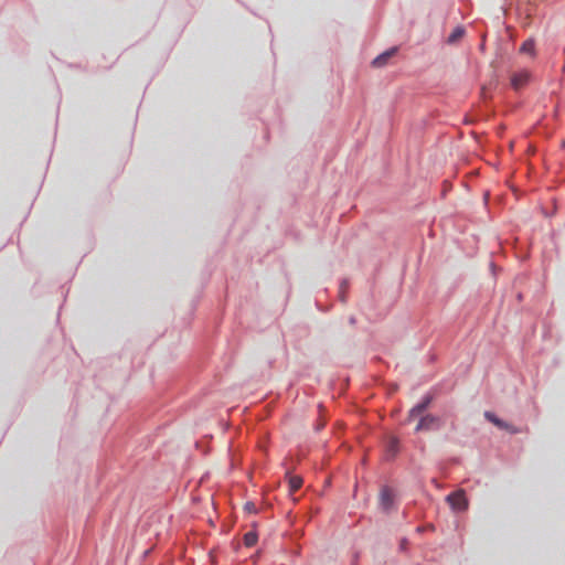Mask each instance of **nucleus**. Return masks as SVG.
I'll return each instance as SVG.
<instances>
[{"mask_svg": "<svg viewBox=\"0 0 565 565\" xmlns=\"http://www.w3.org/2000/svg\"><path fill=\"white\" fill-rule=\"evenodd\" d=\"M446 501L455 511H465L468 508V501L463 490H458L448 494Z\"/></svg>", "mask_w": 565, "mask_h": 565, "instance_id": "obj_1", "label": "nucleus"}, {"mask_svg": "<svg viewBox=\"0 0 565 565\" xmlns=\"http://www.w3.org/2000/svg\"><path fill=\"white\" fill-rule=\"evenodd\" d=\"M438 427H439V418L434 415H426L419 419L415 430L416 431L431 430V429H435Z\"/></svg>", "mask_w": 565, "mask_h": 565, "instance_id": "obj_2", "label": "nucleus"}, {"mask_svg": "<svg viewBox=\"0 0 565 565\" xmlns=\"http://www.w3.org/2000/svg\"><path fill=\"white\" fill-rule=\"evenodd\" d=\"M530 79V73L527 71H520L511 76V85L514 89L522 88Z\"/></svg>", "mask_w": 565, "mask_h": 565, "instance_id": "obj_3", "label": "nucleus"}, {"mask_svg": "<svg viewBox=\"0 0 565 565\" xmlns=\"http://www.w3.org/2000/svg\"><path fill=\"white\" fill-rule=\"evenodd\" d=\"M430 402H431V397L426 396L423 399V402L415 405L408 413V420H412L415 417L420 416L426 411V408L429 406Z\"/></svg>", "mask_w": 565, "mask_h": 565, "instance_id": "obj_4", "label": "nucleus"}, {"mask_svg": "<svg viewBox=\"0 0 565 565\" xmlns=\"http://www.w3.org/2000/svg\"><path fill=\"white\" fill-rule=\"evenodd\" d=\"M380 503L384 510H388L393 504V494L388 488H383L380 494Z\"/></svg>", "mask_w": 565, "mask_h": 565, "instance_id": "obj_5", "label": "nucleus"}, {"mask_svg": "<svg viewBox=\"0 0 565 565\" xmlns=\"http://www.w3.org/2000/svg\"><path fill=\"white\" fill-rule=\"evenodd\" d=\"M396 53V49H391L382 54H380L377 57L373 60V65L375 67H382L387 63V60L392 57Z\"/></svg>", "mask_w": 565, "mask_h": 565, "instance_id": "obj_6", "label": "nucleus"}, {"mask_svg": "<svg viewBox=\"0 0 565 565\" xmlns=\"http://www.w3.org/2000/svg\"><path fill=\"white\" fill-rule=\"evenodd\" d=\"M484 417L491 422L492 424H494L497 427L499 428H502V429H509L511 433H515L516 430L514 429H511L510 428V425H508L507 423H504L503 420H501L500 418H498L493 413L491 412H486L484 413Z\"/></svg>", "mask_w": 565, "mask_h": 565, "instance_id": "obj_7", "label": "nucleus"}, {"mask_svg": "<svg viewBox=\"0 0 565 565\" xmlns=\"http://www.w3.org/2000/svg\"><path fill=\"white\" fill-rule=\"evenodd\" d=\"M287 478H288L290 493H295L296 491H298L301 488V486H302L301 477L288 475Z\"/></svg>", "mask_w": 565, "mask_h": 565, "instance_id": "obj_8", "label": "nucleus"}, {"mask_svg": "<svg viewBox=\"0 0 565 565\" xmlns=\"http://www.w3.org/2000/svg\"><path fill=\"white\" fill-rule=\"evenodd\" d=\"M398 439L396 437H390L386 445V454L388 457H394L398 451Z\"/></svg>", "mask_w": 565, "mask_h": 565, "instance_id": "obj_9", "label": "nucleus"}, {"mask_svg": "<svg viewBox=\"0 0 565 565\" xmlns=\"http://www.w3.org/2000/svg\"><path fill=\"white\" fill-rule=\"evenodd\" d=\"M465 35V29L461 26H457L452 30V32L449 34L447 39V43L455 44L457 43L462 36Z\"/></svg>", "mask_w": 565, "mask_h": 565, "instance_id": "obj_10", "label": "nucleus"}, {"mask_svg": "<svg viewBox=\"0 0 565 565\" xmlns=\"http://www.w3.org/2000/svg\"><path fill=\"white\" fill-rule=\"evenodd\" d=\"M534 50H535V43L533 40H526L520 47V52L522 53H525V54H531L533 55L534 54Z\"/></svg>", "mask_w": 565, "mask_h": 565, "instance_id": "obj_11", "label": "nucleus"}, {"mask_svg": "<svg viewBox=\"0 0 565 565\" xmlns=\"http://www.w3.org/2000/svg\"><path fill=\"white\" fill-rule=\"evenodd\" d=\"M256 542H257V534L255 532H247L244 535V544L247 547L254 546L256 544Z\"/></svg>", "mask_w": 565, "mask_h": 565, "instance_id": "obj_12", "label": "nucleus"}, {"mask_svg": "<svg viewBox=\"0 0 565 565\" xmlns=\"http://www.w3.org/2000/svg\"><path fill=\"white\" fill-rule=\"evenodd\" d=\"M562 147L565 148V140L562 142Z\"/></svg>", "mask_w": 565, "mask_h": 565, "instance_id": "obj_13", "label": "nucleus"}]
</instances>
